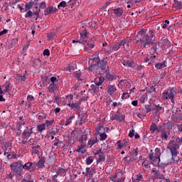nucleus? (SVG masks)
<instances>
[{
  "label": "nucleus",
  "instance_id": "nucleus-57",
  "mask_svg": "<svg viewBox=\"0 0 182 182\" xmlns=\"http://www.w3.org/2000/svg\"><path fill=\"white\" fill-rule=\"evenodd\" d=\"M53 122H55V120H51V121H49V120H47L46 121V126H47V127H49V126H52V124L53 123Z\"/></svg>",
  "mask_w": 182,
  "mask_h": 182
},
{
  "label": "nucleus",
  "instance_id": "nucleus-3",
  "mask_svg": "<svg viewBox=\"0 0 182 182\" xmlns=\"http://www.w3.org/2000/svg\"><path fill=\"white\" fill-rule=\"evenodd\" d=\"M146 30L141 29L138 31L136 34L137 39H139L136 41V43L141 42L143 48H146L147 45H153V43H154L153 42V38H154L156 35V31L154 30H150L149 33H146Z\"/></svg>",
  "mask_w": 182,
  "mask_h": 182
},
{
  "label": "nucleus",
  "instance_id": "nucleus-37",
  "mask_svg": "<svg viewBox=\"0 0 182 182\" xmlns=\"http://www.w3.org/2000/svg\"><path fill=\"white\" fill-rule=\"evenodd\" d=\"M92 62H93V65H95V66H96V65H97V66H99V63L100 62V60L99 59V56L95 55L92 58Z\"/></svg>",
  "mask_w": 182,
  "mask_h": 182
},
{
  "label": "nucleus",
  "instance_id": "nucleus-7",
  "mask_svg": "<svg viewBox=\"0 0 182 182\" xmlns=\"http://www.w3.org/2000/svg\"><path fill=\"white\" fill-rule=\"evenodd\" d=\"M119 49H120V46H119V43H115L110 46L109 50H105V53H107V55H112L113 52H117Z\"/></svg>",
  "mask_w": 182,
  "mask_h": 182
},
{
  "label": "nucleus",
  "instance_id": "nucleus-51",
  "mask_svg": "<svg viewBox=\"0 0 182 182\" xmlns=\"http://www.w3.org/2000/svg\"><path fill=\"white\" fill-rule=\"evenodd\" d=\"M100 136L101 141H103V140H105L107 139V134H106V132H104V133L100 134Z\"/></svg>",
  "mask_w": 182,
  "mask_h": 182
},
{
  "label": "nucleus",
  "instance_id": "nucleus-54",
  "mask_svg": "<svg viewBox=\"0 0 182 182\" xmlns=\"http://www.w3.org/2000/svg\"><path fill=\"white\" fill-rule=\"evenodd\" d=\"M91 163H93V158L92 156H89L87 159L86 164H87V166H89Z\"/></svg>",
  "mask_w": 182,
  "mask_h": 182
},
{
  "label": "nucleus",
  "instance_id": "nucleus-24",
  "mask_svg": "<svg viewBox=\"0 0 182 182\" xmlns=\"http://www.w3.org/2000/svg\"><path fill=\"white\" fill-rule=\"evenodd\" d=\"M11 167V170H13V171H15V173H19V174H21L22 169L17 166L16 165H14V163H12L10 166Z\"/></svg>",
  "mask_w": 182,
  "mask_h": 182
},
{
  "label": "nucleus",
  "instance_id": "nucleus-20",
  "mask_svg": "<svg viewBox=\"0 0 182 182\" xmlns=\"http://www.w3.org/2000/svg\"><path fill=\"white\" fill-rule=\"evenodd\" d=\"M39 150H41V146L37 145L36 146H33L31 149V153L32 154H37V156H39L40 154Z\"/></svg>",
  "mask_w": 182,
  "mask_h": 182
},
{
  "label": "nucleus",
  "instance_id": "nucleus-6",
  "mask_svg": "<svg viewBox=\"0 0 182 182\" xmlns=\"http://www.w3.org/2000/svg\"><path fill=\"white\" fill-rule=\"evenodd\" d=\"M107 92L109 96H113L114 92L117 91V88H116V85H110V82H107Z\"/></svg>",
  "mask_w": 182,
  "mask_h": 182
},
{
  "label": "nucleus",
  "instance_id": "nucleus-58",
  "mask_svg": "<svg viewBox=\"0 0 182 182\" xmlns=\"http://www.w3.org/2000/svg\"><path fill=\"white\" fill-rule=\"evenodd\" d=\"M140 103H144L146 102V95H142L139 98Z\"/></svg>",
  "mask_w": 182,
  "mask_h": 182
},
{
  "label": "nucleus",
  "instance_id": "nucleus-52",
  "mask_svg": "<svg viewBox=\"0 0 182 182\" xmlns=\"http://www.w3.org/2000/svg\"><path fill=\"white\" fill-rule=\"evenodd\" d=\"M7 159L11 160V159H16V155L15 154H7Z\"/></svg>",
  "mask_w": 182,
  "mask_h": 182
},
{
  "label": "nucleus",
  "instance_id": "nucleus-50",
  "mask_svg": "<svg viewBox=\"0 0 182 182\" xmlns=\"http://www.w3.org/2000/svg\"><path fill=\"white\" fill-rule=\"evenodd\" d=\"M58 8H66V6H68L66 1H61L59 4H58Z\"/></svg>",
  "mask_w": 182,
  "mask_h": 182
},
{
  "label": "nucleus",
  "instance_id": "nucleus-40",
  "mask_svg": "<svg viewBox=\"0 0 182 182\" xmlns=\"http://www.w3.org/2000/svg\"><path fill=\"white\" fill-rule=\"evenodd\" d=\"M166 63V61H164V62H163V63H156V64L155 65V68H156V69H158V70H160V69H161L162 68H165Z\"/></svg>",
  "mask_w": 182,
  "mask_h": 182
},
{
  "label": "nucleus",
  "instance_id": "nucleus-12",
  "mask_svg": "<svg viewBox=\"0 0 182 182\" xmlns=\"http://www.w3.org/2000/svg\"><path fill=\"white\" fill-rule=\"evenodd\" d=\"M80 35L81 39H82V45H86V43H87V31L84 29Z\"/></svg>",
  "mask_w": 182,
  "mask_h": 182
},
{
  "label": "nucleus",
  "instance_id": "nucleus-18",
  "mask_svg": "<svg viewBox=\"0 0 182 182\" xmlns=\"http://www.w3.org/2000/svg\"><path fill=\"white\" fill-rule=\"evenodd\" d=\"M35 4V0H31L29 2L26 4V8L25 11L28 12V11H30V9L33 6V4Z\"/></svg>",
  "mask_w": 182,
  "mask_h": 182
},
{
  "label": "nucleus",
  "instance_id": "nucleus-21",
  "mask_svg": "<svg viewBox=\"0 0 182 182\" xmlns=\"http://www.w3.org/2000/svg\"><path fill=\"white\" fill-rule=\"evenodd\" d=\"M150 131L151 132V134H153L154 132H160V129H159V127H157V124L156 123L152 122L150 127Z\"/></svg>",
  "mask_w": 182,
  "mask_h": 182
},
{
  "label": "nucleus",
  "instance_id": "nucleus-11",
  "mask_svg": "<svg viewBox=\"0 0 182 182\" xmlns=\"http://www.w3.org/2000/svg\"><path fill=\"white\" fill-rule=\"evenodd\" d=\"M151 173L154 174V178L159 180H164V175L160 173V171H156L154 168L152 169Z\"/></svg>",
  "mask_w": 182,
  "mask_h": 182
},
{
  "label": "nucleus",
  "instance_id": "nucleus-41",
  "mask_svg": "<svg viewBox=\"0 0 182 182\" xmlns=\"http://www.w3.org/2000/svg\"><path fill=\"white\" fill-rule=\"evenodd\" d=\"M13 166H18L21 170L23 169V164L22 163V161H18L17 162H14Z\"/></svg>",
  "mask_w": 182,
  "mask_h": 182
},
{
  "label": "nucleus",
  "instance_id": "nucleus-23",
  "mask_svg": "<svg viewBox=\"0 0 182 182\" xmlns=\"http://www.w3.org/2000/svg\"><path fill=\"white\" fill-rule=\"evenodd\" d=\"M86 117V113H80L78 115V119L80 120V124H82V123H85V122H86V119H85Z\"/></svg>",
  "mask_w": 182,
  "mask_h": 182
},
{
  "label": "nucleus",
  "instance_id": "nucleus-2",
  "mask_svg": "<svg viewBox=\"0 0 182 182\" xmlns=\"http://www.w3.org/2000/svg\"><path fill=\"white\" fill-rule=\"evenodd\" d=\"M172 140L169 141L167 145V149L171 151V159L167 162V166H171V164H174L176 161H178V149H180V144L178 143V139L172 136Z\"/></svg>",
  "mask_w": 182,
  "mask_h": 182
},
{
  "label": "nucleus",
  "instance_id": "nucleus-53",
  "mask_svg": "<svg viewBox=\"0 0 182 182\" xmlns=\"http://www.w3.org/2000/svg\"><path fill=\"white\" fill-rule=\"evenodd\" d=\"M58 170L61 173V176H63V174H66V171H68V169H65L63 168H59Z\"/></svg>",
  "mask_w": 182,
  "mask_h": 182
},
{
  "label": "nucleus",
  "instance_id": "nucleus-9",
  "mask_svg": "<svg viewBox=\"0 0 182 182\" xmlns=\"http://www.w3.org/2000/svg\"><path fill=\"white\" fill-rule=\"evenodd\" d=\"M23 169L31 173L35 170V164H33L32 162H27L23 165Z\"/></svg>",
  "mask_w": 182,
  "mask_h": 182
},
{
  "label": "nucleus",
  "instance_id": "nucleus-43",
  "mask_svg": "<svg viewBox=\"0 0 182 182\" xmlns=\"http://www.w3.org/2000/svg\"><path fill=\"white\" fill-rule=\"evenodd\" d=\"M127 159H129V160H127ZM123 160L124 161H127V163H131V161H134V160H136V158H134V157H132V158H130V156H125L124 159H123Z\"/></svg>",
  "mask_w": 182,
  "mask_h": 182
},
{
  "label": "nucleus",
  "instance_id": "nucleus-14",
  "mask_svg": "<svg viewBox=\"0 0 182 182\" xmlns=\"http://www.w3.org/2000/svg\"><path fill=\"white\" fill-rule=\"evenodd\" d=\"M104 78L105 79L106 82H112L113 80H116V79H117V77L116 75L107 73Z\"/></svg>",
  "mask_w": 182,
  "mask_h": 182
},
{
  "label": "nucleus",
  "instance_id": "nucleus-38",
  "mask_svg": "<svg viewBox=\"0 0 182 182\" xmlns=\"http://www.w3.org/2000/svg\"><path fill=\"white\" fill-rule=\"evenodd\" d=\"M144 107L146 113H149V112H151V111L154 112V107H151V104L145 105Z\"/></svg>",
  "mask_w": 182,
  "mask_h": 182
},
{
  "label": "nucleus",
  "instance_id": "nucleus-42",
  "mask_svg": "<svg viewBox=\"0 0 182 182\" xmlns=\"http://www.w3.org/2000/svg\"><path fill=\"white\" fill-rule=\"evenodd\" d=\"M49 92H50L51 93H53V92H55V90L56 89V85H55V83H51L49 87Z\"/></svg>",
  "mask_w": 182,
  "mask_h": 182
},
{
  "label": "nucleus",
  "instance_id": "nucleus-49",
  "mask_svg": "<svg viewBox=\"0 0 182 182\" xmlns=\"http://www.w3.org/2000/svg\"><path fill=\"white\" fill-rule=\"evenodd\" d=\"M105 156L102 155H100L98 159L97 160V164H99V163H102L105 161Z\"/></svg>",
  "mask_w": 182,
  "mask_h": 182
},
{
  "label": "nucleus",
  "instance_id": "nucleus-36",
  "mask_svg": "<svg viewBox=\"0 0 182 182\" xmlns=\"http://www.w3.org/2000/svg\"><path fill=\"white\" fill-rule=\"evenodd\" d=\"M26 79V77L25 75H17L16 77V80H18V82H25Z\"/></svg>",
  "mask_w": 182,
  "mask_h": 182
},
{
  "label": "nucleus",
  "instance_id": "nucleus-47",
  "mask_svg": "<svg viewBox=\"0 0 182 182\" xmlns=\"http://www.w3.org/2000/svg\"><path fill=\"white\" fill-rule=\"evenodd\" d=\"M175 9H181L182 3L179 1H176L174 4Z\"/></svg>",
  "mask_w": 182,
  "mask_h": 182
},
{
  "label": "nucleus",
  "instance_id": "nucleus-25",
  "mask_svg": "<svg viewBox=\"0 0 182 182\" xmlns=\"http://www.w3.org/2000/svg\"><path fill=\"white\" fill-rule=\"evenodd\" d=\"M93 171H95V168H92L90 170V168L87 167L86 172H83L82 174H85V176H93Z\"/></svg>",
  "mask_w": 182,
  "mask_h": 182
},
{
  "label": "nucleus",
  "instance_id": "nucleus-46",
  "mask_svg": "<svg viewBox=\"0 0 182 182\" xmlns=\"http://www.w3.org/2000/svg\"><path fill=\"white\" fill-rule=\"evenodd\" d=\"M68 106H69V107H71V109H78L79 108V104H76V103H69V104H68Z\"/></svg>",
  "mask_w": 182,
  "mask_h": 182
},
{
  "label": "nucleus",
  "instance_id": "nucleus-22",
  "mask_svg": "<svg viewBox=\"0 0 182 182\" xmlns=\"http://www.w3.org/2000/svg\"><path fill=\"white\" fill-rule=\"evenodd\" d=\"M98 68H100V70H106V66H107V62L105 60H101L99 63V65H97Z\"/></svg>",
  "mask_w": 182,
  "mask_h": 182
},
{
  "label": "nucleus",
  "instance_id": "nucleus-56",
  "mask_svg": "<svg viewBox=\"0 0 182 182\" xmlns=\"http://www.w3.org/2000/svg\"><path fill=\"white\" fill-rule=\"evenodd\" d=\"M126 43H127V40H122L120 43H118V45L119 46V48H122V46H124V45H126Z\"/></svg>",
  "mask_w": 182,
  "mask_h": 182
},
{
  "label": "nucleus",
  "instance_id": "nucleus-1",
  "mask_svg": "<svg viewBox=\"0 0 182 182\" xmlns=\"http://www.w3.org/2000/svg\"><path fill=\"white\" fill-rule=\"evenodd\" d=\"M24 130L21 134V133L17 132L16 135V141H18V143H21L23 145H26L27 143L30 146H32V144H35V141L32 139H29L30 137L32 136L33 134V128L31 127L30 128L25 126V123H23L20 124L18 127V130H21V129H23Z\"/></svg>",
  "mask_w": 182,
  "mask_h": 182
},
{
  "label": "nucleus",
  "instance_id": "nucleus-5",
  "mask_svg": "<svg viewBox=\"0 0 182 182\" xmlns=\"http://www.w3.org/2000/svg\"><path fill=\"white\" fill-rule=\"evenodd\" d=\"M91 93H95L96 95H97V93H100V92H103V87H101L99 85H92L90 86V89Z\"/></svg>",
  "mask_w": 182,
  "mask_h": 182
},
{
  "label": "nucleus",
  "instance_id": "nucleus-13",
  "mask_svg": "<svg viewBox=\"0 0 182 182\" xmlns=\"http://www.w3.org/2000/svg\"><path fill=\"white\" fill-rule=\"evenodd\" d=\"M107 130H109V128H105L103 126H98L95 129L96 134H98L99 136L102 134V133H105V132H107Z\"/></svg>",
  "mask_w": 182,
  "mask_h": 182
},
{
  "label": "nucleus",
  "instance_id": "nucleus-33",
  "mask_svg": "<svg viewBox=\"0 0 182 182\" xmlns=\"http://www.w3.org/2000/svg\"><path fill=\"white\" fill-rule=\"evenodd\" d=\"M129 154L132 157H137V156H139V148H136L132 151H129Z\"/></svg>",
  "mask_w": 182,
  "mask_h": 182
},
{
  "label": "nucleus",
  "instance_id": "nucleus-19",
  "mask_svg": "<svg viewBox=\"0 0 182 182\" xmlns=\"http://www.w3.org/2000/svg\"><path fill=\"white\" fill-rule=\"evenodd\" d=\"M99 140L97 139V137H92L87 142V146H90V147H92L94 146V144H96Z\"/></svg>",
  "mask_w": 182,
  "mask_h": 182
},
{
  "label": "nucleus",
  "instance_id": "nucleus-29",
  "mask_svg": "<svg viewBox=\"0 0 182 182\" xmlns=\"http://www.w3.org/2000/svg\"><path fill=\"white\" fill-rule=\"evenodd\" d=\"M105 80H106L105 79V77H99L98 79H95V85H99L100 86H101V85L103 83V82H105Z\"/></svg>",
  "mask_w": 182,
  "mask_h": 182
},
{
  "label": "nucleus",
  "instance_id": "nucleus-34",
  "mask_svg": "<svg viewBox=\"0 0 182 182\" xmlns=\"http://www.w3.org/2000/svg\"><path fill=\"white\" fill-rule=\"evenodd\" d=\"M37 130L38 132H40V133H42L43 130H46V124H41L37 126Z\"/></svg>",
  "mask_w": 182,
  "mask_h": 182
},
{
  "label": "nucleus",
  "instance_id": "nucleus-32",
  "mask_svg": "<svg viewBox=\"0 0 182 182\" xmlns=\"http://www.w3.org/2000/svg\"><path fill=\"white\" fill-rule=\"evenodd\" d=\"M168 136H170V132H167L166 131H163L161 134V137L163 140H167V139H168Z\"/></svg>",
  "mask_w": 182,
  "mask_h": 182
},
{
  "label": "nucleus",
  "instance_id": "nucleus-28",
  "mask_svg": "<svg viewBox=\"0 0 182 182\" xmlns=\"http://www.w3.org/2000/svg\"><path fill=\"white\" fill-rule=\"evenodd\" d=\"M113 12L117 16H122L123 15V9L120 8L113 9Z\"/></svg>",
  "mask_w": 182,
  "mask_h": 182
},
{
  "label": "nucleus",
  "instance_id": "nucleus-30",
  "mask_svg": "<svg viewBox=\"0 0 182 182\" xmlns=\"http://www.w3.org/2000/svg\"><path fill=\"white\" fill-rule=\"evenodd\" d=\"M174 126H176V122H174V121H168L166 123V129H168V130H171Z\"/></svg>",
  "mask_w": 182,
  "mask_h": 182
},
{
  "label": "nucleus",
  "instance_id": "nucleus-17",
  "mask_svg": "<svg viewBox=\"0 0 182 182\" xmlns=\"http://www.w3.org/2000/svg\"><path fill=\"white\" fill-rule=\"evenodd\" d=\"M124 119H126V116L124 114L119 115L117 114L114 117H112V120H118V122H123Z\"/></svg>",
  "mask_w": 182,
  "mask_h": 182
},
{
  "label": "nucleus",
  "instance_id": "nucleus-45",
  "mask_svg": "<svg viewBox=\"0 0 182 182\" xmlns=\"http://www.w3.org/2000/svg\"><path fill=\"white\" fill-rule=\"evenodd\" d=\"M73 119H75V116H72V117H68L66 119L65 126H69V124H70V123H72V120H73Z\"/></svg>",
  "mask_w": 182,
  "mask_h": 182
},
{
  "label": "nucleus",
  "instance_id": "nucleus-39",
  "mask_svg": "<svg viewBox=\"0 0 182 182\" xmlns=\"http://www.w3.org/2000/svg\"><path fill=\"white\" fill-rule=\"evenodd\" d=\"M123 65L124 66H126V68H133V62L129 60H124Z\"/></svg>",
  "mask_w": 182,
  "mask_h": 182
},
{
  "label": "nucleus",
  "instance_id": "nucleus-64",
  "mask_svg": "<svg viewBox=\"0 0 182 182\" xmlns=\"http://www.w3.org/2000/svg\"><path fill=\"white\" fill-rule=\"evenodd\" d=\"M52 181H53V182H58V175H54V176H53V177H52Z\"/></svg>",
  "mask_w": 182,
  "mask_h": 182
},
{
  "label": "nucleus",
  "instance_id": "nucleus-35",
  "mask_svg": "<svg viewBox=\"0 0 182 182\" xmlns=\"http://www.w3.org/2000/svg\"><path fill=\"white\" fill-rule=\"evenodd\" d=\"M167 43H168V40L167 38H163L160 42H159V45H161L162 48H165L167 46Z\"/></svg>",
  "mask_w": 182,
  "mask_h": 182
},
{
  "label": "nucleus",
  "instance_id": "nucleus-26",
  "mask_svg": "<svg viewBox=\"0 0 182 182\" xmlns=\"http://www.w3.org/2000/svg\"><path fill=\"white\" fill-rule=\"evenodd\" d=\"M143 181V175L139 173L136 176L135 178H132V182H140Z\"/></svg>",
  "mask_w": 182,
  "mask_h": 182
},
{
  "label": "nucleus",
  "instance_id": "nucleus-44",
  "mask_svg": "<svg viewBox=\"0 0 182 182\" xmlns=\"http://www.w3.org/2000/svg\"><path fill=\"white\" fill-rule=\"evenodd\" d=\"M117 150H119V149L124 147V144L121 140H119L117 142Z\"/></svg>",
  "mask_w": 182,
  "mask_h": 182
},
{
  "label": "nucleus",
  "instance_id": "nucleus-27",
  "mask_svg": "<svg viewBox=\"0 0 182 182\" xmlns=\"http://www.w3.org/2000/svg\"><path fill=\"white\" fill-rule=\"evenodd\" d=\"M36 165L38 167V168H43V167H45V159H40Z\"/></svg>",
  "mask_w": 182,
  "mask_h": 182
},
{
  "label": "nucleus",
  "instance_id": "nucleus-62",
  "mask_svg": "<svg viewBox=\"0 0 182 182\" xmlns=\"http://www.w3.org/2000/svg\"><path fill=\"white\" fill-rule=\"evenodd\" d=\"M129 97V93L124 92L122 95V99L124 100V99H127Z\"/></svg>",
  "mask_w": 182,
  "mask_h": 182
},
{
  "label": "nucleus",
  "instance_id": "nucleus-63",
  "mask_svg": "<svg viewBox=\"0 0 182 182\" xmlns=\"http://www.w3.org/2000/svg\"><path fill=\"white\" fill-rule=\"evenodd\" d=\"M44 56H49L50 55V52L49 51V49H45L43 51Z\"/></svg>",
  "mask_w": 182,
  "mask_h": 182
},
{
  "label": "nucleus",
  "instance_id": "nucleus-4",
  "mask_svg": "<svg viewBox=\"0 0 182 182\" xmlns=\"http://www.w3.org/2000/svg\"><path fill=\"white\" fill-rule=\"evenodd\" d=\"M177 95V89L171 88L162 93L163 100H171V103L175 105L174 96Z\"/></svg>",
  "mask_w": 182,
  "mask_h": 182
},
{
  "label": "nucleus",
  "instance_id": "nucleus-31",
  "mask_svg": "<svg viewBox=\"0 0 182 182\" xmlns=\"http://www.w3.org/2000/svg\"><path fill=\"white\" fill-rule=\"evenodd\" d=\"M77 153H81L82 154H85L86 153V149H85V146L81 144L80 146H77V149H76Z\"/></svg>",
  "mask_w": 182,
  "mask_h": 182
},
{
  "label": "nucleus",
  "instance_id": "nucleus-8",
  "mask_svg": "<svg viewBox=\"0 0 182 182\" xmlns=\"http://www.w3.org/2000/svg\"><path fill=\"white\" fill-rule=\"evenodd\" d=\"M35 16H36V21H38V18H39V11L32 12V11L28 10L25 14V18H35Z\"/></svg>",
  "mask_w": 182,
  "mask_h": 182
},
{
  "label": "nucleus",
  "instance_id": "nucleus-61",
  "mask_svg": "<svg viewBox=\"0 0 182 182\" xmlns=\"http://www.w3.org/2000/svg\"><path fill=\"white\" fill-rule=\"evenodd\" d=\"M154 109V110H156V112H160V110H161L163 109V107H161L159 105H155Z\"/></svg>",
  "mask_w": 182,
  "mask_h": 182
},
{
  "label": "nucleus",
  "instance_id": "nucleus-60",
  "mask_svg": "<svg viewBox=\"0 0 182 182\" xmlns=\"http://www.w3.org/2000/svg\"><path fill=\"white\" fill-rule=\"evenodd\" d=\"M39 8L41 9H45V8H46V3H45V1H43L41 3Z\"/></svg>",
  "mask_w": 182,
  "mask_h": 182
},
{
  "label": "nucleus",
  "instance_id": "nucleus-10",
  "mask_svg": "<svg viewBox=\"0 0 182 182\" xmlns=\"http://www.w3.org/2000/svg\"><path fill=\"white\" fill-rule=\"evenodd\" d=\"M57 9L53 6H48L44 11V15L46 16L50 15V14H55Z\"/></svg>",
  "mask_w": 182,
  "mask_h": 182
},
{
  "label": "nucleus",
  "instance_id": "nucleus-16",
  "mask_svg": "<svg viewBox=\"0 0 182 182\" xmlns=\"http://www.w3.org/2000/svg\"><path fill=\"white\" fill-rule=\"evenodd\" d=\"M151 164V161L146 159L142 162V167L143 170H147V168H150L151 166H150Z\"/></svg>",
  "mask_w": 182,
  "mask_h": 182
},
{
  "label": "nucleus",
  "instance_id": "nucleus-15",
  "mask_svg": "<svg viewBox=\"0 0 182 182\" xmlns=\"http://www.w3.org/2000/svg\"><path fill=\"white\" fill-rule=\"evenodd\" d=\"M149 160H151V161H160V158H157V155L153 152V150H151Z\"/></svg>",
  "mask_w": 182,
  "mask_h": 182
},
{
  "label": "nucleus",
  "instance_id": "nucleus-55",
  "mask_svg": "<svg viewBox=\"0 0 182 182\" xmlns=\"http://www.w3.org/2000/svg\"><path fill=\"white\" fill-rule=\"evenodd\" d=\"M3 87H4V92H5V93H8V92H9V84L3 85Z\"/></svg>",
  "mask_w": 182,
  "mask_h": 182
},
{
  "label": "nucleus",
  "instance_id": "nucleus-48",
  "mask_svg": "<svg viewBox=\"0 0 182 182\" xmlns=\"http://www.w3.org/2000/svg\"><path fill=\"white\" fill-rule=\"evenodd\" d=\"M155 154H156L157 159H159V158L160 159V156H161L160 149H159V148L155 149Z\"/></svg>",
  "mask_w": 182,
  "mask_h": 182
},
{
  "label": "nucleus",
  "instance_id": "nucleus-59",
  "mask_svg": "<svg viewBox=\"0 0 182 182\" xmlns=\"http://www.w3.org/2000/svg\"><path fill=\"white\" fill-rule=\"evenodd\" d=\"M168 23H170V21L168 20H166L164 21V23L162 25L163 29H166V28H167V25H168Z\"/></svg>",
  "mask_w": 182,
  "mask_h": 182
}]
</instances>
